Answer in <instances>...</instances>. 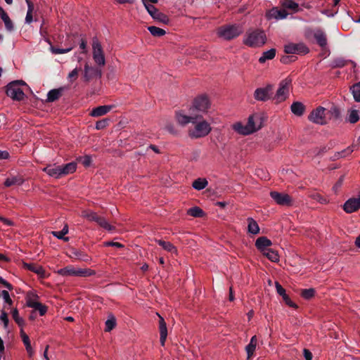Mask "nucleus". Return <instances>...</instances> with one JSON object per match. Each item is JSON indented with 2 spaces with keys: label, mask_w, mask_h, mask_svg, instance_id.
Listing matches in <instances>:
<instances>
[{
  "label": "nucleus",
  "mask_w": 360,
  "mask_h": 360,
  "mask_svg": "<svg viewBox=\"0 0 360 360\" xmlns=\"http://www.w3.org/2000/svg\"><path fill=\"white\" fill-rule=\"evenodd\" d=\"M266 37L264 32L255 30L246 33L243 43L250 47H260L266 43Z\"/></svg>",
  "instance_id": "nucleus-1"
},
{
  "label": "nucleus",
  "mask_w": 360,
  "mask_h": 360,
  "mask_svg": "<svg viewBox=\"0 0 360 360\" xmlns=\"http://www.w3.org/2000/svg\"><path fill=\"white\" fill-rule=\"evenodd\" d=\"M243 32V28L239 25H225L218 29V35L225 40H232Z\"/></svg>",
  "instance_id": "nucleus-2"
},
{
  "label": "nucleus",
  "mask_w": 360,
  "mask_h": 360,
  "mask_svg": "<svg viewBox=\"0 0 360 360\" xmlns=\"http://www.w3.org/2000/svg\"><path fill=\"white\" fill-rule=\"evenodd\" d=\"M6 95L14 101H21L25 98V94L19 86V82L13 81L7 84Z\"/></svg>",
  "instance_id": "nucleus-3"
},
{
  "label": "nucleus",
  "mask_w": 360,
  "mask_h": 360,
  "mask_svg": "<svg viewBox=\"0 0 360 360\" xmlns=\"http://www.w3.org/2000/svg\"><path fill=\"white\" fill-rule=\"evenodd\" d=\"M291 83L292 79L289 77L283 79L279 84V88L278 89L274 99L276 100L277 102L285 101L289 94V89Z\"/></svg>",
  "instance_id": "nucleus-4"
},
{
  "label": "nucleus",
  "mask_w": 360,
  "mask_h": 360,
  "mask_svg": "<svg viewBox=\"0 0 360 360\" xmlns=\"http://www.w3.org/2000/svg\"><path fill=\"white\" fill-rule=\"evenodd\" d=\"M93 58L98 66H104L105 64V56L101 43L96 38L92 41Z\"/></svg>",
  "instance_id": "nucleus-5"
},
{
  "label": "nucleus",
  "mask_w": 360,
  "mask_h": 360,
  "mask_svg": "<svg viewBox=\"0 0 360 360\" xmlns=\"http://www.w3.org/2000/svg\"><path fill=\"white\" fill-rule=\"evenodd\" d=\"M274 86L267 84L265 87L257 88L254 92V98L259 101H266L272 98Z\"/></svg>",
  "instance_id": "nucleus-6"
},
{
  "label": "nucleus",
  "mask_w": 360,
  "mask_h": 360,
  "mask_svg": "<svg viewBox=\"0 0 360 360\" xmlns=\"http://www.w3.org/2000/svg\"><path fill=\"white\" fill-rule=\"evenodd\" d=\"M143 3L146 9L153 19L157 20L164 24L169 23V20L167 15L163 13L160 12L153 5L147 4L145 0H143Z\"/></svg>",
  "instance_id": "nucleus-7"
},
{
  "label": "nucleus",
  "mask_w": 360,
  "mask_h": 360,
  "mask_svg": "<svg viewBox=\"0 0 360 360\" xmlns=\"http://www.w3.org/2000/svg\"><path fill=\"white\" fill-rule=\"evenodd\" d=\"M326 108L321 106L316 108L308 116L309 120L316 124H325L326 123Z\"/></svg>",
  "instance_id": "nucleus-8"
},
{
  "label": "nucleus",
  "mask_w": 360,
  "mask_h": 360,
  "mask_svg": "<svg viewBox=\"0 0 360 360\" xmlns=\"http://www.w3.org/2000/svg\"><path fill=\"white\" fill-rule=\"evenodd\" d=\"M309 48L302 43L289 44L285 46L284 51L287 54H302L304 55L309 52Z\"/></svg>",
  "instance_id": "nucleus-9"
},
{
  "label": "nucleus",
  "mask_w": 360,
  "mask_h": 360,
  "mask_svg": "<svg viewBox=\"0 0 360 360\" xmlns=\"http://www.w3.org/2000/svg\"><path fill=\"white\" fill-rule=\"evenodd\" d=\"M270 196L279 205L290 206L292 204V198L286 193L271 191Z\"/></svg>",
  "instance_id": "nucleus-10"
},
{
  "label": "nucleus",
  "mask_w": 360,
  "mask_h": 360,
  "mask_svg": "<svg viewBox=\"0 0 360 360\" xmlns=\"http://www.w3.org/2000/svg\"><path fill=\"white\" fill-rule=\"evenodd\" d=\"M210 101L206 96H200L193 101V108L190 110H197L199 112H206L210 107Z\"/></svg>",
  "instance_id": "nucleus-11"
},
{
  "label": "nucleus",
  "mask_w": 360,
  "mask_h": 360,
  "mask_svg": "<svg viewBox=\"0 0 360 360\" xmlns=\"http://www.w3.org/2000/svg\"><path fill=\"white\" fill-rule=\"evenodd\" d=\"M102 71L98 68L89 66L88 63L84 65V79L85 82H89L94 78H101Z\"/></svg>",
  "instance_id": "nucleus-12"
},
{
  "label": "nucleus",
  "mask_w": 360,
  "mask_h": 360,
  "mask_svg": "<svg viewBox=\"0 0 360 360\" xmlns=\"http://www.w3.org/2000/svg\"><path fill=\"white\" fill-rule=\"evenodd\" d=\"M211 131L210 124L205 122H200L195 127V130L192 132V136L200 138L207 136Z\"/></svg>",
  "instance_id": "nucleus-13"
},
{
  "label": "nucleus",
  "mask_w": 360,
  "mask_h": 360,
  "mask_svg": "<svg viewBox=\"0 0 360 360\" xmlns=\"http://www.w3.org/2000/svg\"><path fill=\"white\" fill-rule=\"evenodd\" d=\"M262 117L259 114L251 115L248 118L246 124L248 131H251V134L259 130L262 127Z\"/></svg>",
  "instance_id": "nucleus-14"
},
{
  "label": "nucleus",
  "mask_w": 360,
  "mask_h": 360,
  "mask_svg": "<svg viewBox=\"0 0 360 360\" xmlns=\"http://www.w3.org/2000/svg\"><path fill=\"white\" fill-rule=\"evenodd\" d=\"M68 256L72 259L79 260L86 263H89L91 261V257L86 252L76 248H72L70 250Z\"/></svg>",
  "instance_id": "nucleus-15"
},
{
  "label": "nucleus",
  "mask_w": 360,
  "mask_h": 360,
  "mask_svg": "<svg viewBox=\"0 0 360 360\" xmlns=\"http://www.w3.org/2000/svg\"><path fill=\"white\" fill-rule=\"evenodd\" d=\"M360 209V197L351 198L343 205V210L347 213H352Z\"/></svg>",
  "instance_id": "nucleus-16"
},
{
  "label": "nucleus",
  "mask_w": 360,
  "mask_h": 360,
  "mask_svg": "<svg viewBox=\"0 0 360 360\" xmlns=\"http://www.w3.org/2000/svg\"><path fill=\"white\" fill-rule=\"evenodd\" d=\"M314 37L317 44L322 49L326 48L328 44L326 34L321 29H317L314 32Z\"/></svg>",
  "instance_id": "nucleus-17"
},
{
  "label": "nucleus",
  "mask_w": 360,
  "mask_h": 360,
  "mask_svg": "<svg viewBox=\"0 0 360 360\" xmlns=\"http://www.w3.org/2000/svg\"><path fill=\"white\" fill-rule=\"evenodd\" d=\"M43 171L46 172L50 176L56 179H59L63 176L60 165H50L43 169Z\"/></svg>",
  "instance_id": "nucleus-18"
},
{
  "label": "nucleus",
  "mask_w": 360,
  "mask_h": 360,
  "mask_svg": "<svg viewBox=\"0 0 360 360\" xmlns=\"http://www.w3.org/2000/svg\"><path fill=\"white\" fill-rule=\"evenodd\" d=\"M159 319V332H160V342L162 346H165V342L167 337V328L165 319L160 315L158 314Z\"/></svg>",
  "instance_id": "nucleus-19"
},
{
  "label": "nucleus",
  "mask_w": 360,
  "mask_h": 360,
  "mask_svg": "<svg viewBox=\"0 0 360 360\" xmlns=\"http://www.w3.org/2000/svg\"><path fill=\"white\" fill-rule=\"evenodd\" d=\"M272 242L265 236L259 237L255 241V247L261 252H265L271 246Z\"/></svg>",
  "instance_id": "nucleus-20"
},
{
  "label": "nucleus",
  "mask_w": 360,
  "mask_h": 360,
  "mask_svg": "<svg viewBox=\"0 0 360 360\" xmlns=\"http://www.w3.org/2000/svg\"><path fill=\"white\" fill-rule=\"evenodd\" d=\"M176 118L177 122L181 125H186L189 122L195 123L196 120L198 118V115H192L191 114L190 115H183L181 112H176Z\"/></svg>",
  "instance_id": "nucleus-21"
},
{
  "label": "nucleus",
  "mask_w": 360,
  "mask_h": 360,
  "mask_svg": "<svg viewBox=\"0 0 360 360\" xmlns=\"http://www.w3.org/2000/svg\"><path fill=\"white\" fill-rule=\"evenodd\" d=\"M288 13L284 8L281 9L278 8H273L267 13L269 18H274L276 20L284 19L288 16Z\"/></svg>",
  "instance_id": "nucleus-22"
},
{
  "label": "nucleus",
  "mask_w": 360,
  "mask_h": 360,
  "mask_svg": "<svg viewBox=\"0 0 360 360\" xmlns=\"http://www.w3.org/2000/svg\"><path fill=\"white\" fill-rule=\"evenodd\" d=\"M22 266L25 269L32 271L41 277L45 276V271L41 266L36 265L35 264L33 263L26 262H23Z\"/></svg>",
  "instance_id": "nucleus-23"
},
{
  "label": "nucleus",
  "mask_w": 360,
  "mask_h": 360,
  "mask_svg": "<svg viewBox=\"0 0 360 360\" xmlns=\"http://www.w3.org/2000/svg\"><path fill=\"white\" fill-rule=\"evenodd\" d=\"M359 146H360V136L357 139L356 143L353 144L352 146H349L347 148L335 153L334 155V159H339L340 158L346 157L347 155H349L353 152L354 148Z\"/></svg>",
  "instance_id": "nucleus-24"
},
{
  "label": "nucleus",
  "mask_w": 360,
  "mask_h": 360,
  "mask_svg": "<svg viewBox=\"0 0 360 360\" xmlns=\"http://www.w3.org/2000/svg\"><path fill=\"white\" fill-rule=\"evenodd\" d=\"M112 105H100L94 108L90 112L92 117H100L107 114L112 108Z\"/></svg>",
  "instance_id": "nucleus-25"
},
{
  "label": "nucleus",
  "mask_w": 360,
  "mask_h": 360,
  "mask_svg": "<svg viewBox=\"0 0 360 360\" xmlns=\"http://www.w3.org/2000/svg\"><path fill=\"white\" fill-rule=\"evenodd\" d=\"M63 88L53 89L50 90L47 94V102H54L59 99L62 96Z\"/></svg>",
  "instance_id": "nucleus-26"
},
{
  "label": "nucleus",
  "mask_w": 360,
  "mask_h": 360,
  "mask_svg": "<svg viewBox=\"0 0 360 360\" xmlns=\"http://www.w3.org/2000/svg\"><path fill=\"white\" fill-rule=\"evenodd\" d=\"M24 182V179L20 175L12 176L8 177L4 181V186L6 187H10L14 185H21Z\"/></svg>",
  "instance_id": "nucleus-27"
},
{
  "label": "nucleus",
  "mask_w": 360,
  "mask_h": 360,
  "mask_svg": "<svg viewBox=\"0 0 360 360\" xmlns=\"http://www.w3.org/2000/svg\"><path fill=\"white\" fill-rule=\"evenodd\" d=\"M292 112L297 116H302L305 111V106L299 101L293 102L290 106Z\"/></svg>",
  "instance_id": "nucleus-28"
},
{
  "label": "nucleus",
  "mask_w": 360,
  "mask_h": 360,
  "mask_svg": "<svg viewBox=\"0 0 360 360\" xmlns=\"http://www.w3.org/2000/svg\"><path fill=\"white\" fill-rule=\"evenodd\" d=\"M63 176H65L70 174H72L76 171L77 163L71 162L65 165H60Z\"/></svg>",
  "instance_id": "nucleus-29"
},
{
  "label": "nucleus",
  "mask_w": 360,
  "mask_h": 360,
  "mask_svg": "<svg viewBox=\"0 0 360 360\" xmlns=\"http://www.w3.org/2000/svg\"><path fill=\"white\" fill-rule=\"evenodd\" d=\"M257 345V338L255 335L252 336L250 339V343L246 346L245 350L247 352L248 354V359H250L253 354L255 350Z\"/></svg>",
  "instance_id": "nucleus-30"
},
{
  "label": "nucleus",
  "mask_w": 360,
  "mask_h": 360,
  "mask_svg": "<svg viewBox=\"0 0 360 360\" xmlns=\"http://www.w3.org/2000/svg\"><path fill=\"white\" fill-rule=\"evenodd\" d=\"M77 269L72 266L69 265L57 271V274L63 276H76Z\"/></svg>",
  "instance_id": "nucleus-31"
},
{
  "label": "nucleus",
  "mask_w": 360,
  "mask_h": 360,
  "mask_svg": "<svg viewBox=\"0 0 360 360\" xmlns=\"http://www.w3.org/2000/svg\"><path fill=\"white\" fill-rule=\"evenodd\" d=\"M276 51L275 49H271L263 52L262 56L259 58L260 63H264L267 60L273 59L276 56Z\"/></svg>",
  "instance_id": "nucleus-32"
},
{
  "label": "nucleus",
  "mask_w": 360,
  "mask_h": 360,
  "mask_svg": "<svg viewBox=\"0 0 360 360\" xmlns=\"http://www.w3.org/2000/svg\"><path fill=\"white\" fill-rule=\"evenodd\" d=\"M68 224H65L63 229L60 231H52L51 232V234L56 237L58 239H60V240H63L65 242L68 241L69 240V238L68 237H65V236L68 233Z\"/></svg>",
  "instance_id": "nucleus-33"
},
{
  "label": "nucleus",
  "mask_w": 360,
  "mask_h": 360,
  "mask_svg": "<svg viewBox=\"0 0 360 360\" xmlns=\"http://www.w3.org/2000/svg\"><path fill=\"white\" fill-rule=\"evenodd\" d=\"M283 8L292 11L294 13L298 12L299 5L292 0H284L282 3Z\"/></svg>",
  "instance_id": "nucleus-34"
},
{
  "label": "nucleus",
  "mask_w": 360,
  "mask_h": 360,
  "mask_svg": "<svg viewBox=\"0 0 360 360\" xmlns=\"http://www.w3.org/2000/svg\"><path fill=\"white\" fill-rule=\"evenodd\" d=\"M156 242L160 245L165 250L169 252H176V248L170 242L165 241L163 240H156Z\"/></svg>",
  "instance_id": "nucleus-35"
},
{
  "label": "nucleus",
  "mask_w": 360,
  "mask_h": 360,
  "mask_svg": "<svg viewBox=\"0 0 360 360\" xmlns=\"http://www.w3.org/2000/svg\"><path fill=\"white\" fill-rule=\"evenodd\" d=\"M248 232L254 235L259 233V227L256 221L252 218L248 219Z\"/></svg>",
  "instance_id": "nucleus-36"
},
{
  "label": "nucleus",
  "mask_w": 360,
  "mask_h": 360,
  "mask_svg": "<svg viewBox=\"0 0 360 360\" xmlns=\"http://www.w3.org/2000/svg\"><path fill=\"white\" fill-rule=\"evenodd\" d=\"M262 254L273 262H276L279 260V256L277 252L271 248L268 249L265 252H263Z\"/></svg>",
  "instance_id": "nucleus-37"
},
{
  "label": "nucleus",
  "mask_w": 360,
  "mask_h": 360,
  "mask_svg": "<svg viewBox=\"0 0 360 360\" xmlns=\"http://www.w3.org/2000/svg\"><path fill=\"white\" fill-rule=\"evenodd\" d=\"M96 222L102 228L108 230V231H112L115 229V227L112 225H110L108 221L107 220L103 217H101V216H98V219L96 221Z\"/></svg>",
  "instance_id": "nucleus-38"
},
{
  "label": "nucleus",
  "mask_w": 360,
  "mask_h": 360,
  "mask_svg": "<svg viewBox=\"0 0 360 360\" xmlns=\"http://www.w3.org/2000/svg\"><path fill=\"white\" fill-rule=\"evenodd\" d=\"M208 182L205 179L198 178L193 182L192 186L195 189L200 191L205 188Z\"/></svg>",
  "instance_id": "nucleus-39"
},
{
  "label": "nucleus",
  "mask_w": 360,
  "mask_h": 360,
  "mask_svg": "<svg viewBox=\"0 0 360 360\" xmlns=\"http://www.w3.org/2000/svg\"><path fill=\"white\" fill-rule=\"evenodd\" d=\"M20 337L25 346L26 350L28 353L31 354L32 347L30 341L29 336L24 332L22 329L20 330Z\"/></svg>",
  "instance_id": "nucleus-40"
},
{
  "label": "nucleus",
  "mask_w": 360,
  "mask_h": 360,
  "mask_svg": "<svg viewBox=\"0 0 360 360\" xmlns=\"http://www.w3.org/2000/svg\"><path fill=\"white\" fill-rule=\"evenodd\" d=\"M233 129L238 133L243 135H248L251 134V131H248L246 125H243L241 123L238 122L233 125Z\"/></svg>",
  "instance_id": "nucleus-41"
},
{
  "label": "nucleus",
  "mask_w": 360,
  "mask_h": 360,
  "mask_svg": "<svg viewBox=\"0 0 360 360\" xmlns=\"http://www.w3.org/2000/svg\"><path fill=\"white\" fill-rule=\"evenodd\" d=\"M76 276L89 277L96 274V271L90 269H77Z\"/></svg>",
  "instance_id": "nucleus-42"
},
{
  "label": "nucleus",
  "mask_w": 360,
  "mask_h": 360,
  "mask_svg": "<svg viewBox=\"0 0 360 360\" xmlns=\"http://www.w3.org/2000/svg\"><path fill=\"white\" fill-rule=\"evenodd\" d=\"M350 90L356 102H360V82L354 84Z\"/></svg>",
  "instance_id": "nucleus-43"
},
{
  "label": "nucleus",
  "mask_w": 360,
  "mask_h": 360,
  "mask_svg": "<svg viewBox=\"0 0 360 360\" xmlns=\"http://www.w3.org/2000/svg\"><path fill=\"white\" fill-rule=\"evenodd\" d=\"M105 332L111 331L116 326V319L114 316L110 315L109 319L105 321Z\"/></svg>",
  "instance_id": "nucleus-44"
},
{
  "label": "nucleus",
  "mask_w": 360,
  "mask_h": 360,
  "mask_svg": "<svg viewBox=\"0 0 360 360\" xmlns=\"http://www.w3.org/2000/svg\"><path fill=\"white\" fill-rule=\"evenodd\" d=\"M148 31L154 37H162L165 34L166 32L160 27L155 26H149L148 27Z\"/></svg>",
  "instance_id": "nucleus-45"
},
{
  "label": "nucleus",
  "mask_w": 360,
  "mask_h": 360,
  "mask_svg": "<svg viewBox=\"0 0 360 360\" xmlns=\"http://www.w3.org/2000/svg\"><path fill=\"white\" fill-rule=\"evenodd\" d=\"M188 214L194 217H202L204 216V212L198 207H193L188 210Z\"/></svg>",
  "instance_id": "nucleus-46"
},
{
  "label": "nucleus",
  "mask_w": 360,
  "mask_h": 360,
  "mask_svg": "<svg viewBox=\"0 0 360 360\" xmlns=\"http://www.w3.org/2000/svg\"><path fill=\"white\" fill-rule=\"evenodd\" d=\"M11 314H12V316H13V319H14V321H15V323L20 326V327H22V326L25 324V321L23 320L22 318H20L19 316V313H18V310L15 308V309H13L12 311H11Z\"/></svg>",
  "instance_id": "nucleus-47"
},
{
  "label": "nucleus",
  "mask_w": 360,
  "mask_h": 360,
  "mask_svg": "<svg viewBox=\"0 0 360 360\" xmlns=\"http://www.w3.org/2000/svg\"><path fill=\"white\" fill-rule=\"evenodd\" d=\"M301 295L306 300H309L315 295V290L314 288L303 289Z\"/></svg>",
  "instance_id": "nucleus-48"
},
{
  "label": "nucleus",
  "mask_w": 360,
  "mask_h": 360,
  "mask_svg": "<svg viewBox=\"0 0 360 360\" xmlns=\"http://www.w3.org/2000/svg\"><path fill=\"white\" fill-rule=\"evenodd\" d=\"M4 22L5 27L8 32H12L14 30V25L12 20L10 19L8 15L1 18Z\"/></svg>",
  "instance_id": "nucleus-49"
},
{
  "label": "nucleus",
  "mask_w": 360,
  "mask_h": 360,
  "mask_svg": "<svg viewBox=\"0 0 360 360\" xmlns=\"http://www.w3.org/2000/svg\"><path fill=\"white\" fill-rule=\"evenodd\" d=\"M348 62V60H345L343 58H337L333 60L332 65L333 68H343Z\"/></svg>",
  "instance_id": "nucleus-50"
},
{
  "label": "nucleus",
  "mask_w": 360,
  "mask_h": 360,
  "mask_svg": "<svg viewBox=\"0 0 360 360\" xmlns=\"http://www.w3.org/2000/svg\"><path fill=\"white\" fill-rule=\"evenodd\" d=\"M359 120V112L356 110H352L349 114V122L352 124L357 122Z\"/></svg>",
  "instance_id": "nucleus-51"
},
{
  "label": "nucleus",
  "mask_w": 360,
  "mask_h": 360,
  "mask_svg": "<svg viewBox=\"0 0 360 360\" xmlns=\"http://www.w3.org/2000/svg\"><path fill=\"white\" fill-rule=\"evenodd\" d=\"M82 216L86 218L88 220L95 221L98 219V215L94 212L84 211L83 212Z\"/></svg>",
  "instance_id": "nucleus-52"
},
{
  "label": "nucleus",
  "mask_w": 360,
  "mask_h": 360,
  "mask_svg": "<svg viewBox=\"0 0 360 360\" xmlns=\"http://www.w3.org/2000/svg\"><path fill=\"white\" fill-rule=\"evenodd\" d=\"M110 120L108 118H104L101 120H98L96 123V129L98 130L103 129L109 124Z\"/></svg>",
  "instance_id": "nucleus-53"
},
{
  "label": "nucleus",
  "mask_w": 360,
  "mask_h": 360,
  "mask_svg": "<svg viewBox=\"0 0 360 360\" xmlns=\"http://www.w3.org/2000/svg\"><path fill=\"white\" fill-rule=\"evenodd\" d=\"M50 49H51V52L54 54H63V53H68L69 51H70L72 49V48L69 47L67 49H59V48H56L53 46H51Z\"/></svg>",
  "instance_id": "nucleus-54"
},
{
  "label": "nucleus",
  "mask_w": 360,
  "mask_h": 360,
  "mask_svg": "<svg viewBox=\"0 0 360 360\" xmlns=\"http://www.w3.org/2000/svg\"><path fill=\"white\" fill-rule=\"evenodd\" d=\"M329 114L330 118L338 119L340 117V110L336 106H332L330 109L328 111Z\"/></svg>",
  "instance_id": "nucleus-55"
},
{
  "label": "nucleus",
  "mask_w": 360,
  "mask_h": 360,
  "mask_svg": "<svg viewBox=\"0 0 360 360\" xmlns=\"http://www.w3.org/2000/svg\"><path fill=\"white\" fill-rule=\"evenodd\" d=\"M77 160L81 162L84 167H89L91 163V158L89 155L84 157H80Z\"/></svg>",
  "instance_id": "nucleus-56"
},
{
  "label": "nucleus",
  "mask_w": 360,
  "mask_h": 360,
  "mask_svg": "<svg viewBox=\"0 0 360 360\" xmlns=\"http://www.w3.org/2000/svg\"><path fill=\"white\" fill-rule=\"evenodd\" d=\"M1 296L3 297L4 301L6 304H8L9 306H11L13 304V301H12L11 298L10 297L9 293L7 290H2Z\"/></svg>",
  "instance_id": "nucleus-57"
},
{
  "label": "nucleus",
  "mask_w": 360,
  "mask_h": 360,
  "mask_svg": "<svg viewBox=\"0 0 360 360\" xmlns=\"http://www.w3.org/2000/svg\"><path fill=\"white\" fill-rule=\"evenodd\" d=\"M0 319L2 321V322L4 323V328H7L8 326V322H9V320L8 318V314L6 312H5L4 311H3L1 312V315L0 316Z\"/></svg>",
  "instance_id": "nucleus-58"
},
{
  "label": "nucleus",
  "mask_w": 360,
  "mask_h": 360,
  "mask_svg": "<svg viewBox=\"0 0 360 360\" xmlns=\"http://www.w3.org/2000/svg\"><path fill=\"white\" fill-rule=\"evenodd\" d=\"M283 300L288 306L292 308H297V305L290 300L287 294L283 297Z\"/></svg>",
  "instance_id": "nucleus-59"
},
{
  "label": "nucleus",
  "mask_w": 360,
  "mask_h": 360,
  "mask_svg": "<svg viewBox=\"0 0 360 360\" xmlns=\"http://www.w3.org/2000/svg\"><path fill=\"white\" fill-rule=\"evenodd\" d=\"M295 58L296 57L295 56H283L281 58V62L283 64H288L292 61H295Z\"/></svg>",
  "instance_id": "nucleus-60"
},
{
  "label": "nucleus",
  "mask_w": 360,
  "mask_h": 360,
  "mask_svg": "<svg viewBox=\"0 0 360 360\" xmlns=\"http://www.w3.org/2000/svg\"><path fill=\"white\" fill-rule=\"evenodd\" d=\"M276 289L277 293L279 295L282 296V297L286 295L285 290L282 287V285L278 282H276Z\"/></svg>",
  "instance_id": "nucleus-61"
},
{
  "label": "nucleus",
  "mask_w": 360,
  "mask_h": 360,
  "mask_svg": "<svg viewBox=\"0 0 360 360\" xmlns=\"http://www.w3.org/2000/svg\"><path fill=\"white\" fill-rule=\"evenodd\" d=\"M79 69L75 68L72 71H71L69 73L68 77H69V79H70L71 81H74L77 78L78 74H79Z\"/></svg>",
  "instance_id": "nucleus-62"
},
{
  "label": "nucleus",
  "mask_w": 360,
  "mask_h": 360,
  "mask_svg": "<svg viewBox=\"0 0 360 360\" xmlns=\"http://www.w3.org/2000/svg\"><path fill=\"white\" fill-rule=\"evenodd\" d=\"M0 284L3 285L5 288L8 289L9 290H13V285L6 281L5 279H4L2 277L0 276Z\"/></svg>",
  "instance_id": "nucleus-63"
},
{
  "label": "nucleus",
  "mask_w": 360,
  "mask_h": 360,
  "mask_svg": "<svg viewBox=\"0 0 360 360\" xmlns=\"http://www.w3.org/2000/svg\"><path fill=\"white\" fill-rule=\"evenodd\" d=\"M35 310L39 311L40 316H44L46 313L47 307L40 303V306L37 307Z\"/></svg>",
  "instance_id": "nucleus-64"
}]
</instances>
